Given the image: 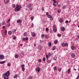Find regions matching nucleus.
Segmentation results:
<instances>
[{
    "instance_id": "f257e3e1",
    "label": "nucleus",
    "mask_w": 79,
    "mask_h": 79,
    "mask_svg": "<svg viewBox=\"0 0 79 79\" xmlns=\"http://www.w3.org/2000/svg\"><path fill=\"white\" fill-rule=\"evenodd\" d=\"M10 75V71H7V73H5L3 74V76L5 79H8V76Z\"/></svg>"
},
{
    "instance_id": "f03ea898",
    "label": "nucleus",
    "mask_w": 79,
    "mask_h": 79,
    "mask_svg": "<svg viewBox=\"0 0 79 79\" xmlns=\"http://www.w3.org/2000/svg\"><path fill=\"white\" fill-rule=\"evenodd\" d=\"M21 6H17L15 9V11L16 12L19 11L21 10Z\"/></svg>"
},
{
    "instance_id": "7ed1b4c3",
    "label": "nucleus",
    "mask_w": 79,
    "mask_h": 79,
    "mask_svg": "<svg viewBox=\"0 0 79 79\" xmlns=\"http://www.w3.org/2000/svg\"><path fill=\"white\" fill-rule=\"evenodd\" d=\"M53 31L54 32H56V31H57V29H56V27H55V25H53Z\"/></svg>"
},
{
    "instance_id": "20e7f679",
    "label": "nucleus",
    "mask_w": 79,
    "mask_h": 79,
    "mask_svg": "<svg viewBox=\"0 0 79 79\" xmlns=\"http://www.w3.org/2000/svg\"><path fill=\"white\" fill-rule=\"evenodd\" d=\"M40 68L39 67H37L35 69V71L39 73L40 71Z\"/></svg>"
},
{
    "instance_id": "39448f33",
    "label": "nucleus",
    "mask_w": 79,
    "mask_h": 79,
    "mask_svg": "<svg viewBox=\"0 0 79 79\" xmlns=\"http://www.w3.org/2000/svg\"><path fill=\"white\" fill-rule=\"evenodd\" d=\"M48 18H50V20H53V18L52 17V15H49L48 16Z\"/></svg>"
},
{
    "instance_id": "423d86ee",
    "label": "nucleus",
    "mask_w": 79,
    "mask_h": 79,
    "mask_svg": "<svg viewBox=\"0 0 79 79\" xmlns=\"http://www.w3.org/2000/svg\"><path fill=\"white\" fill-rule=\"evenodd\" d=\"M22 40L23 41H25V40H28V38H27V37H26V38H23Z\"/></svg>"
},
{
    "instance_id": "0eeeda50",
    "label": "nucleus",
    "mask_w": 79,
    "mask_h": 79,
    "mask_svg": "<svg viewBox=\"0 0 79 79\" xmlns=\"http://www.w3.org/2000/svg\"><path fill=\"white\" fill-rule=\"evenodd\" d=\"M61 31H65V28L63 27H61Z\"/></svg>"
},
{
    "instance_id": "6e6552de",
    "label": "nucleus",
    "mask_w": 79,
    "mask_h": 79,
    "mask_svg": "<svg viewBox=\"0 0 79 79\" xmlns=\"http://www.w3.org/2000/svg\"><path fill=\"white\" fill-rule=\"evenodd\" d=\"M4 58V56L3 55H1L0 54V59L1 60H2V59H3Z\"/></svg>"
},
{
    "instance_id": "1a4fd4ad",
    "label": "nucleus",
    "mask_w": 79,
    "mask_h": 79,
    "mask_svg": "<svg viewBox=\"0 0 79 79\" xmlns=\"http://www.w3.org/2000/svg\"><path fill=\"white\" fill-rule=\"evenodd\" d=\"M71 56L73 58H74V57H75V54L73 52L71 54Z\"/></svg>"
},
{
    "instance_id": "9d476101",
    "label": "nucleus",
    "mask_w": 79,
    "mask_h": 79,
    "mask_svg": "<svg viewBox=\"0 0 79 79\" xmlns=\"http://www.w3.org/2000/svg\"><path fill=\"white\" fill-rule=\"evenodd\" d=\"M51 61H52V60L50 59V60H48V59H47V62L48 63H50V62H51Z\"/></svg>"
},
{
    "instance_id": "9b49d317",
    "label": "nucleus",
    "mask_w": 79,
    "mask_h": 79,
    "mask_svg": "<svg viewBox=\"0 0 79 79\" xmlns=\"http://www.w3.org/2000/svg\"><path fill=\"white\" fill-rule=\"evenodd\" d=\"M31 35L32 37H35V34L34 32H32L31 33Z\"/></svg>"
},
{
    "instance_id": "f8f14e48",
    "label": "nucleus",
    "mask_w": 79,
    "mask_h": 79,
    "mask_svg": "<svg viewBox=\"0 0 79 79\" xmlns=\"http://www.w3.org/2000/svg\"><path fill=\"white\" fill-rule=\"evenodd\" d=\"M31 6H32V4H29L27 6V8H30Z\"/></svg>"
},
{
    "instance_id": "ddd939ff",
    "label": "nucleus",
    "mask_w": 79,
    "mask_h": 79,
    "mask_svg": "<svg viewBox=\"0 0 79 79\" xmlns=\"http://www.w3.org/2000/svg\"><path fill=\"white\" fill-rule=\"evenodd\" d=\"M17 23H21V20L20 19L17 20Z\"/></svg>"
},
{
    "instance_id": "4468645a",
    "label": "nucleus",
    "mask_w": 79,
    "mask_h": 79,
    "mask_svg": "<svg viewBox=\"0 0 79 79\" xmlns=\"http://www.w3.org/2000/svg\"><path fill=\"white\" fill-rule=\"evenodd\" d=\"M10 2V0H7L5 2V5H6L7 3H9V2Z\"/></svg>"
},
{
    "instance_id": "2eb2a0df",
    "label": "nucleus",
    "mask_w": 79,
    "mask_h": 79,
    "mask_svg": "<svg viewBox=\"0 0 79 79\" xmlns=\"http://www.w3.org/2000/svg\"><path fill=\"white\" fill-rule=\"evenodd\" d=\"M10 23H8L7 24L6 27H10Z\"/></svg>"
},
{
    "instance_id": "dca6fc26",
    "label": "nucleus",
    "mask_w": 79,
    "mask_h": 79,
    "mask_svg": "<svg viewBox=\"0 0 79 79\" xmlns=\"http://www.w3.org/2000/svg\"><path fill=\"white\" fill-rule=\"evenodd\" d=\"M49 47H51L52 46V43L50 42H49L48 44Z\"/></svg>"
},
{
    "instance_id": "f3484780",
    "label": "nucleus",
    "mask_w": 79,
    "mask_h": 79,
    "mask_svg": "<svg viewBox=\"0 0 79 79\" xmlns=\"http://www.w3.org/2000/svg\"><path fill=\"white\" fill-rule=\"evenodd\" d=\"M12 6L13 8H15L16 7V5L14 4H13L12 5Z\"/></svg>"
},
{
    "instance_id": "a211bd4d",
    "label": "nucleus",
    "mask_w": 79,
    "mask_h": 79,
    "mask_svg": "<svg viewBox=\"0 0 79 79\" xmlns=\"http://www.w3.org/2000/svg\"><path fill=\"white\" fill-rule=\"evenodd\" d=\"M38 48L39 50H41V49H42V47L40 46H39L38 47Z\"/></svg>"
},
{
    "instance_id": "6ab92c4d",
    "label": "nucleus",
    "mask_w": 79,
    "mask_h": 79,
    "mask_svg": "<svg viewBox=\"0 0 79 79\" xmlns=\"http://www.w3.org/2000/svg\"><path fill=\"white\" fill-rule=\"evenodd\" d=\"M68 74H69L70 73V72L71 71V69H69L67 70Z\"/></svg>"
},
{
    "instance_id": "aec40b11",
    "label": "nucleus",
    "mask_w": 79,
    "mask_h": 79,
    "mask_svg": "<svg viewBox=\"0 0 79 79\" xmlns=\"http://www.w3.org/2000/svg\"><path fill=\"white\" fill-rule=\"evenodd\" d=\"M23 35L25 36H27V33H24L23 34Z\"/></svg>"
},
{
    "instance_id": "412c9836",
    "label": "nucleus",
    "mask_w": 79,
    "mask_h": 79,
    "mask_svg": "<svg viewBox=\"0 0 79 79\" xmlns=\"http://www.w3.org/2000/svg\"><path fill=\"white\" fill-rule=\"evenodd\" d=\"M5 63V61H1L0 62V64H3Z\"/></svg>"
},
{
    "instance_id": "4be33fe9",
    "label": "nucleus",
    "mask_w": 79,
    "mask_h": 79,
    "mask_svg": "<svg viewBox=\"0 0 79 79\" xmlns=\"http://www.w3.org/2000/svg\"><path fill=\"white\" fill-rule=\"evenodd\" d=\"M56 48V47L55 46H54L53 47H52V50H55Z\"/></svg>"
},
{
    "instance_id": "5701e85b",
    "label": "nucleus",
    "mask_w": 79,
    "mask_h": 79,
    "mask_svg": "<svg viewBox=\"0 0 79 79\" xmlns=\"http://www.w3.org/2000/svg\"><path fill=\"white\" fill-rule=\"evenodd\" d=\"M12 33V32L11 31H9L8 32V34L9 35H10V34H11V33Z\"/></svg>"
},
{
    "instance_id": "b1692460",
    "label": "nucleus",
    "mask_w": 79,
    "mask_h": 79,
    "mask_svg": "<svg viewBox=\"0 0 79 79\" xmlns=\"http://www.w3.org/2000/svg\"><path fill=\"white\" fill-rule=\"evenodd\" d=\"M54 43L55 44H56L57 43H58V40H56L55 41H54Z\"/></svg>"
},
{
    "instance_id": "393cba45",
    "label": "nucleus",
    "mask_w": 79,
    "mask_h": 79,
    "mask_svg": "<svg viewBox=\"0 0 79 79\" xmlns=\"http://www.w3.org/2000/svg\"><path fill=\"white\" fill-rule=\"evenodd\" d=\"M56 59H57V57H55L53 58V60H55V61H56Z\"/></svg>"
},
{
    "instance_id": "a878e982",
    "label": "nucleus",
    "mask_w": 79,
    "mask_h": 79,
    "mask_svg": "<svg viewBox=\"0 0 79 79\" xmlns=\"http://www.w3.org/2000/svg\"><path fill=\"white\" fill-rule=\"evenodd\" d=\"M68 45V43H66L64 44L65 47H67Z\"/></svg>"
},
{
    "instance_id": "bb28decb",
    "label": "nucleus",
    "mask_w": 79,
    "mask_h": 79,
    "mask_svg": "<svg viewBox=\"0 0 79 79\" xmlns=\"http://www.w3.org/2000/svg\"><path fill=\"white\" fill-rule=\"evenodd\" d=\"M71 48L72 50H74V46H72L71 47Z\"/></svg>"
},
{
    "instance_id": "cd10ccee",
    "label": "nucleus",
    "mask_w": 79,
    "mask_h": 79,
    "mask_svg": "<svg viewBox=\"0 0 79 79\" xmlns=\"http://www.w3.org/2000/svg\"><path fill=\"white\" fill-rule=\"evenodd\" d=\"M49 57H50L49 56H48V55H47V54L46 55V58H47V60H48V58H49Z\"/></svg>"
},
{
    "instance_id": "c85d7f7f",
    "label": "nucleus",
    "mask_w": 79,
    "mask_h": 79,
    "mask_svg": "<svg viewBox=\"0 0 79 79\" xmlns=\"http://www.w3.org/2000/svg\"><path fill=\"white\" fill-rule=\"evenodd\" d=\"M62 47H65L64 46V43H63L61 44Z\"/></svg>"
},
{
    "instance_id": "c756f323",
    "label": "nucleus",
    "mask_w": 79,
    "mask_h": 79,
    "mask_svg": "<svg viewBox=\"0 0 79 79\" xmlns=\"http://www.w3.org/2000/svg\"><path fill=\"white\" fill-rule=\"evenodd\" d=\"M6 24V23H5V21L3 22L2 23V25H5Z\"/></svg>"
},
{
    "instance_id": "7c9ffc66",
    "label": "nucleus",
    "mask_w": 79,
    "mask_h": 79,
    "mask_svg": "<svg viewBox=\"0 0 79 79\" xmlns=\"http://www.w3.org/2000/svg\"><path fill=\"white\" fill-rule=\"evenodd\" d=\"M61 12V10H60V9H58V13H60V12Z\"/></svg>"
},
{
    "instance_id": "2f4dec72",
    "label": "nucleus",
    "mask_w": 79,
    "mask_h": 79,
    "mask_svg": "<svg viewBox=\"0 0 79 79\" xmlns=\"http://www.w3.org/2000/svg\"><path fill=\"white\" fill-rule=\"evenodd\" d=\"M33 78V77L32 76H30L29 77V79H32Z\"/></svg>"
},
{
    "instance_id": "473e14b6",
    "label": "nucleus",
    "mask_w": 79,
    "mask_h": 79,
    "mask_svg": "<svg viewBox=\"0 0 79 79\" xmlns=\"http://www.w3.org/2000/svg\"><path fill=\"white\" fill-rule=\"evenodd\" d=\"M59 22L60 23H62L63 22V20L61 19H60L59 20Z\"/></svg>"
},
{
    "instance_id": "72a5a7b5",
    "label": "nucleus",
    "mask_w": 79,
    "mask_h": 79,
    "mask_svg": "<svg viewBox=\"0 0 79 79\" xmlns=\"http://www.w3.org/2000/svg\"><path fill=\"white\" fill-rule=\"evenodd\" d=\"M58 71L59 72H61V68H59V69H58Z\"/></svg>"
},
{
    "instance_id": "f704fd0d",
    "label": "nucleus",
    "mask_w": 79,
    "mask_h": 79,
    "mask_svg": "<svg viewBox=\"0 0 79 79\" xmlns=\"http://www.w3.org/2000/svg\"><path fill=\"white\" fill-rule=\"evenodd\" d=\"M15 58H18V55H16L15 56Z\"/></svg>"
},
{
    "instance_id": "c9c22d12",
    "label": "nucleus",
    "mask_w": 79,
    "mask_h": 79,
    "mask_svg": "<svg viewBox=\"0 0 79 79\" xmlns=\"http://www.w3.org/2000/svg\"><path fill=\"white\" fill-rule=\"evenodd\" d=\"M20 55H24V52H21L20 53Z\"/></svg>"
},
{
    "instance_id": "e433bc0d",
    "label": "nucleus",
    "mask_w": 79,
    "mask_h": 79,
    "mask_svg": "<svg viewBox=\"0 0 79 79\" xmlns=\"http://www.w3.org/2000/svg\"><path fill=\"white\" fill-rule=\"evenodd\" d=\"M44 36H45V35H44V34H42L41 35V37L42 38H44Z\"/></svg>"
},
{
    "instance_id": "4c0bfd02",
    "label": "nucleus",
    "mask_w": 79,
    "mask_h": 79,
    "mask_svg": "<svg viewBox=\"0 0 79 79\" xmlns=\"http://www.w3.org/2000/svg\"><path fill=\"white\" fill-rule=\"evenodd\" d=\"M18 77V75L15 74L14 76V78H16Z\"/></svg>"
},
{
    "instance_id": "58836bf2",
    "label": "nucleus",
    "mask_w": 79,
    "mask_h": 79,
    "mask_svg": "<svg viewBox=\"0 0 79 79\" xmlns=\"http://www.w3.org/2000/svg\"><path fill=\"white\" fill-rule=\"evenodd\" d=\"M66 5L64 6L63 7V9H64L65 8H66Z\"/></svg>"
},
{
    "instance_id": "ea45409f",
    "label": "nucleus",
    "mask_w": 79,
    "mask_h": 79,
    "mask_svg": "<svg viewBox=\"0 0 79 79\" xmlns=\"http://www.w3.org/2000/svg\"><path fill=\"white\" fill-rule=\"evenodd\" d=\"M25 65L23 64H22L21 65V67H22V68H24Z\"/></svg>"
},
{
    "instance_id": "a19ab883",
    "label": "nucleus",
    "mask_w": 79,
    "mask_h": 79,
    "mask_svg": "<svg viewBox=\"0 0 79 79\" xmlns=\"http://www.w3.org/2000/svg\"><path fill=\"white\" fill-rule=\"evenodd\" d=\"M53 5L54 6H56V4H55V3H53Z\"/></svg>"
},
{
    "instance_id": "79ce46f5",
    "label": "nucleus",
    "mask_w": 79,
    "mask_h": 79,
    "mask_svg": "<svg viewBox=\"0 0 79 79\" xmlns=\"http://www.w3.org/2000/svg\"><path fill=\"white\" fill-rule=\"evenodd\" d=\"M53 69L54 71H55L56 69V67H53Z\"/></svg>"
},
{
    "instance_id": "37998d69",
    "label": "nucleus",
    "mask_w": 79,
    "mask_h": 79,
    "mask_svg": "<svg viewBox=\"0 0 79 79\" xmlns=\"http://www.w3.org/2000/svg\"><path fill=\"white\" fill-rule=\"evenodd\" d=\"M7 65L8 66H10V65H11V64L10 63H8L7 64Z\"/></svg>"
},
{
    "instance_id": "c03bdc74",
    "label": "nucleus",
    "mask_w": 79,
    "mask_h": 79,
    "mask_svg": "<svg viewBox=\"0 0 79 79\" xmlns=\"http://www.w3.org/2000/svg\"><path fill=\"white\" fill-rule=\"evenodd\" d=\"M22 71H24L25 70V68H22Z\"/></svg>"
},
{
    "instance_id": "a18cd8bd",
    "label": "nucleus",
    "mask_w": 79,
    "mask_h": 79,
    "mask_svg": "<svg viewBox=\"0 0 79 79\" xmlns=\"http://www.w3.org/2000/svg\"><path fill=\"white\" fill-rule=\"evenodd\" d=\"M15 32H16V30L14 29L13 30V31H12V32H13V33H15Z\"/></svg>"
},
{
    "instance_id": "49530a36",
    "label": "nucleus",
    "mask_w": 79,
    "mask_h": 79,
    "mask_svg": "<svg viewBox=\"0 0 79 79\" xmlns=\"http://www.w3.org/2000/svg\"><path fill=\"white\" fill-rule=\"evenodd\" d=\"M10 19H9L7 21V23H9V22H10Z\"/></svg>"
},
{
    "instance_id": "de8ad7c7",
    "label": "nucleus",
    "mask_w": 79,
    "mask_h": 79,
    "mask_svg": "<svg viewBox=\"0 0 79 79\" xmlns=\"http://www.w3.org/2000/svg\"><path fill=\"white\" fill-rule=\"evenodd\" d=\"M38 61L39 62H40L42 61V60H41L40 59L38 60Z\"/></svg>"
},
{
    "instance_id": "09e8293b",
    "label": "nucleus",
    "mask_w": 79,
    "mask_h": 79,
    "mask_svg": "<svg viewBox=\"0 0 79 79\" xmlns=\"http://www.w3.org/2000/svg\"><path fill=\"white\" fill-rule=\"evenodd\" d=\"M29 10L31 11V10H32V7H30V8H29Z\"/></svg>"
},
{
    "instance_id": "8fccbe9b",
    "label": "nucleus",
    "mask_w": 79,
    "mask_h": 79,
    "mask_svg": "<svg viewBox=\"0 0 79 79\" xmlns=\"http://www.w3.org/2000/svg\"><path fill=\"white\" fill-rule=\"evenodd\" d=\"M16 36H14V37H13V39L14 40H15V39H16Z\"/></svg>"
},
{
    "instance_id": "3c124183",
    "label": "nucleus",
    "mask_w": 79,
    "mask_h": 79,
    "mask_svg": "<svg viewBox=\"0 0 79 79\" xmlns=\"http://www.w3.org/2000/svg\"><path fill=\"white\" fill-rule=\"evenodd\" d=\"M45 30H46V31H48V30H49V29H48V28H46Z\"/></svg>"
},
{
    "instance_id": "603ef678",
    "label": "nucleus",
    "mask_w": 79,
    "mask_h": 79,
    "mask_svg": "<svg viewBox=\"0 0 79 79\" xmlns=\"http://www.w3.org/2000/svg\"><path fill=\"white\" fill-rule=\"evenodd\" d=\"M47 55H48L50 57V55H51V54L50 53H48V54H47Z\"/></svg>"
},
{
    "instance_id": "864d4df0",
    "label": "nucleus",
    "mask_w": 79,
    "mask_h": 79,
    "mask_svg": "<svg viewBox=\"0 0 79 79\" xmlns=\"http://www.w3.org/2000/svg\"><path fill=\"white\" fill-rule=\"evenodd\" d=\"M57 35H58V37H61V34H57Z\"/></svg>"
},
{
    "instance_id": "5fc2aeb1",
    "label": "nucleus",
    "mask_w": 79,
    "mask_h": 79,
    "mask_svg": "<svg viewBox=\"0 0 79 79\" xmlns=\"http://www.w3.org/2000/svg\"><path fill=\"white\" fill-rule=\"evenodd\" d=\"M31 19L32 21L33 20V19H34V17H32L31 18Z\"/></svg>"
},
{
    "instance_id": "6e6d98bb",
    "label": "nucleus",
    "mask_w": 79,
    "mask_h": 79,
    "mask_svg": "<svg viewBox=\"0 0 79 79\" xmlns=\"http://www.w3.org/2000/svg\"><path fill=\"white\" fill-rule=\"evenodd\" d=\"M65 23L66 24H67V23H68L69 22L68 21V20H66L65 22Z\"/></svg>"
},
{
    "instance_id": "4d7b16f0",
    "label": "nucleus",
    "mask_w": 79,
    "mask_h": 79,
    "mask_svg": "<svg viewBox=\"0 0 79 79\" xmlns=\"http://www.w3.org/2000/svg\"><path fill=\"white\" fill-rule=\"evenodd\" d=\"M53 1H54V3H56V0H54Z\"/></svg>"
},
{
    "instance_id": "13d9d810",
    "label": "nucleus",
    "mask_w": 79,
    "mask_h": 79,
    "mask_svg": "<svg viewBox=\"0 0 79 79\" xmlns=\"http://www.w3.org/2000/svg\"><path fill=\"white\" fill-rule=\"evenodd\" d=\"M5 34H7V31L6 30L5 31Z\"/></svg>"
},
{
    "instance_id": "bf43d9fd",
    "label": "nucleus",
    "mask_w": 79,
    "mask_h": 79,
    "mask_svg": "<svg viewBox=\"0 0 79 79\" xmlns=\"http://www.w3.org/2000/svg\"><path fill=\"white\" fill-rule=\"evenodd\" d=\"M45 38H46V39H47V38H48V36L47 35H46L45 36Z\"/></svg>"
},
{
    "instance_id": "052dcab7",
    "label": "nucleus",
    "mask_w": 79,
    "mask_h": 79,
    "mask_svg": "<svg viewBox=\"0 0 79 79\" xmlns=\"http://www.w3.org/2000/svg\"><path fill=\"white\" fill-rule=\"evenodd\" d=\"M43 61H45V58L44 57L43 58Z\"/></svg>"
},
{
    "instance_id": "680f3d73",
    "label": "nucleus",
    "mask_w": 79,
    "mask_h": 79,
    "mask_svg": "<svg viewBox=\"0 0 79 79\" xmlns=\"http://www.w3.org/2000/svg\"><path fill=\"white\" fill-rule=\"evenodd\" d=\"M33 26H34V24L32 23L31 25V27H33Z\"/></svg>"
},
{
    "instance_id": "e2e57ef3",
    "label": "nucleus",
    "mask_w": 79,
    "mask_h": 79,
    "mask_svg": "<svg viewBox=\"0 0 79 79\" xmlns=\"http://www.w3.org/2000/svg\"><path fill=\"white\" fill-rule=\"evenodd\" d=\"M42 11H44V7L42 8Z\"/></svg>"
},
{
    "instance_id": "0e129e2a",
    "label": "nucleus",
    "mask_w": 79,
    "mask_h": 79,
    "mask_svg": "<svg viewBox=\"0 0 79 79\" xmlns=\"http://www.w3.org/2000/svg\"><path fill=\"white\" fill-rule=\"evenodd\" d=\"M5 26H3V27H2V29H5Z\"/></svg>"
},
{
    "instance_id": "69168bd1",
    "label": "nucleus",
    "mask_w": 79,
    "mask_h": 79,
    "mask_svg": "<svg viewBox=\"0 0 79 79\" xmlns=\"http://www.w3.org/2000/svg\"><path fill=\"white\" fill-rule=\"evenodd\" d=\"M58 7H60V5L58 4Z\"/></svg>"
},
{
    "instance_id": "338daca9",
    "label": "nucleus",
    "mask_w": 79,
    "mask_h": 79,
    "mask_svg": "<svg viewBox=\"0 0 79 79\" xmlns=\"http://www.w3.org/2000/svg\"><path fill=\"white\" fill-rule=\"evenodd\" d=\"M46 15H48V12L46 13Z\"/></svg>"
},
{
    "instance_id": "774afa93",
    "label": "nucleus",
    "mask_w": 79,
    "mask_h": 79,
    "mask_svg": "<svg viewBox=\"0 0 79 79\" xmlns=\"http://www.w3.org/2000/svg\"><path fill=\"white\" fill-rule=\"evenodd\" d=\"M77 37L79 38V35H77Z\"/></svg>"
}]
</instances>
